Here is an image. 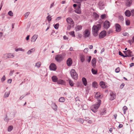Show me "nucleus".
I'll return each instance as SVG.
<instances>
[{
  "mask_svg": "<svg viewBox=\"0 0 134 134\" xmlns=\"http://www.w3.org/2000/svg\"><path fill=\"white\" fill-rule=\"evenodd\" d=\"M110 23L108 21H105L103 27L105 29H107L109 27Z\"/></svg>",
  "mask_w": 134,
  "mask_h": 134,
  "instance_id": "5",
  "label": "nucleus"
},
{
  "mask_svg": "<svg viewBox=\"0 0 134 134\" xmlns=\"http://www.w3.org/2000/svg\"><path fill=\"white\" fill-rule=\"evenodd\" d=\"M15 51L16 52H18L19 51H24V50L22 48H18L15 49Z\"/></svg>",
  "mask_w": 134,
  "mask_h": 134,
  "instance_id": "38",
  "label": "nucleus"
},
{
  "mask_svg": "<svg viewBox=\"0 0 134 134\" xmlns=\"http://www.w3.org/2000/svg\"><path fill=\"white\" fill-rule=\"evenodd\" d=\"M63 58V57L62 54H58L55 57V60L58 62H60Z\"/></svg>",
  "mask_w": 134,
  "mask_h": 134,
  "instance_id": "4",
  "label": "nucleus"
},
{
  "mask_svg": "<svg viewBox=\"0 0 134 134\" xmlns=\"http://www.w3.org/2000/svg\"><path fill=\"white\" fill-rule=\"evenodd\" d=\"M12 81V79H10L8 80L7 82L8 83H11Z\"/></svg>",
  "mask_w": 134,
  "mask_h": 134,
  "instance_id": "61",
  "label": "nucleus"
},
{
  "mask_svg": "<svg viewBox=\"0 0 134 134\" xmlns=\"http://www.w3.org/2000/svg\"><path fill=\"white\" fill-rule=\"evenodd\" d=\"M90 33L89 30L86 29L85 30L84 32L83 37L86 38L88 37L90 35Z\"/></svg>",
  "mask_w": 134,
  "mask_h": 134,
  "instance_id": "6",
  "label": "nucleus"
},
{
  "mask_svg": "<svg viewBox=\"0 0 134 134\" xmlns=\"http://www.w3.org/2000/svg\"><path fill=\"white\" fill-rule=\"evenodd\" d=\"M6 117L4 119V120L5 121H7L9 119L7 118V115H6Z\"/></svg>",
  "mask_w": 134,
  "mask_h": 134,
  "instance_id": "56",
  "label": "nucleus"
},
{
  "mask_svg": "<svg viewBox=\"0 0 134 134\" xmlns=\"http://www.w3.org/2000/svg\"><path fill=\"white\" fill-rule=\"evenodd\" d=\"M116 31L117 32H119L121 30V28L120 25L118 24H116L115 25Z\"/></svg>",
  "mask_w": 134,
  "mask_h": 134,
  "instance_id": "10",
  "label": "nucleus"
},
{
  "mask_svg": "<svg viewBox=\"0 0 134 134\" xmlns=\"http://www.w3.org/2000/svg\"><path fill=\"white\" fill-rule=\"evenodd\" d=\"M120 71V68L119 67H118L115 70V72L116 73H118Z\"/></svg>",
  "mask_w": 134,
  "mask_h": 134,
  "instance_id": "49",
  "label": "nucleus"
},
{
  "mask_svg": "<svg viewBox=\"0 0 134 134\" xmlns=\"http://www.w3.org/2000/svg\"><path fill=\"white\" fill-rule=\"evenodd\" d=\"M13 127L12 125L10 126L8 128V131L9 132H10L13 129Z\"/></svg>",
  "mask_w": 134,
  "mask_h": 134,
  "instance_id": "34",
  "label": "nucleus"
},
{
  "mask_svg": "<svg viewBox=\"0 0 134 134\" xmlns=\"http://www.w3.org/2000/svg\"><path fill=\"white\" fill-rule=\"evenodd\" d=\"M132 16H134V10H132L131 11Z\"/></svg>",
  "mask_w": 134,
  "mask_h": 134,
  "instance_id": "57",
  "label": "nucleus"
},
{
  "mask_svg": "<svg viewBox=\"0 0 134 134\" xmlns=\"http://www.w3.org/2000/svg\"><path fill=\"white\" fill-rule=\"evenodd\" d=\"M125 3L126 6L129 7L132 3V1L131 0H126Z\"/></svg>",
  "mask_w": 134,
  "mask_h": 134,
  "instance_id": "13",
  "label": "nucleus"
},
{
  "mask_svg": "<svg viewBox=\"0 0 134 134\" xmlns=\"http://www.w3.org/2000/svg\"><path fill=\"white\" fill-rule=\"evenodd\" d=\"M7 54H5L3 55V58L5 59H7V56L6 55Z\"/></svg>",
  "mask_w": 134,
  "mask_h": 134,
  "instance_id": "54",
  "label": "nucleus"
},
{
  "mask_svg": "<svg viewBox=\"0 0 134 134\" xmlns=\"http://www.w3.org/2000/svg\"><path fill=\"white\" fill-rule=\"evenodd\" d=\"M30 93H29L28 94H29ZM28 94V93H27V94H26V95L24 96V95H23V96H21L20 98H19V99L20 100H21L22 99H23L25 96H26V95H27Z\"/></svg>",
  "mask_w": 134,
  "mask_h": 134,
  "instance_id": "50",
  "label": "nucleus"
},
{
  "mask_svg": "<svg viewBox=\"0 0 134 134\" xmlns=\"http://www.w3.org/2000/svg\"><path fill=\"white\" fill-rule=\"evenodd\" d=\"M92 85L95 88H97L98 86L97 83L95 81L93 82Z\"/></svg>",
  "mask_w": 134,
  "mask_h": 134,
  "instance_id": "31",
  "label": "nucleus"
},
{
  "mask_svg": "<svg viewBox=\"0 0 134 134\" xmlns=\"http://www.w3.org/2000/svg\"><path fill=\"white\" fill-rule=\"evenodd\" d=\"M101 27V25L98 24L97 25H94L92 29V32L93 35L95 36H97L98 34V31Z\"/></svg>",
  "mask_w": 134,
  "mask_h": 134,
  "instance_id": "1",
  "label": "nucleus"
},
{
  "mask_svg": "<svg viewBox=\"0 0 134 134\" xmlns=\"http://www.w3.org/2000/svg\"><path fill=\"white\" fill-rule=\"evenodd\" d=\"M119 55H120L123 57L124 56V55L120 51H119Z\"/></svg>",
  "mask_w": 134,
  "mask_h": 134,
  "instance_id": "53",
  "label": "nucleus"
},
{
  "mask_svg": "<svg viewBox=\"0 0 134 134\" xmlns=\"http://www.w3.org/2000/svg\"><path fill=\"white\" fill-rule=\"evenodd\" d=\"M71 35L72 37H75V35L74 34V31H72L70 32L69 33Z\"/></svg>",
  "mask_w": 134,
  "mask_h": 134,
  "instance_id": "42",
  "label": "nucleus"
},
{
  "mask_svg": "<svg viewBox=\"0 0 134 134\" xmlns=\"http://www.w3.org/2000/svg\"><path fill=\"white\" fill-rule=\"evenodd\" d=\"M71 28V26L70 25H68L67 27V29L68 30H70Z\"/></svg>",
  "mask_w": 134,
  "mask_h": 134,
  "instance_id": "59",
  "label": "nucleus"
},
{
  "mask_svg": "<svg viewBox=\"0 0 134 134\" xmlns=\"http://www.w3.org/2000/svg\"><path fill=\"white\" fill-rule=\"evenodd\" d=\"M47 18L48 21H49L51 20L52 18L51 16L50 15H48L47 17Z\"/></svg>",
  "mask_w": 134,
  "mask_h": 134,
  "instance_id": "41",
  "label": "nucleus"
},
{
  "mask_svg": "<svg viewBox=\"0 0 134 134\" xmlns=\"http://www.w3.org/2000/svg\"><path fill=\"white\" fill-rule=\"evenodd\" d=\"M8 14L10 16H13V13L11 11H10L8 12Z\"/></svg>",
  "mask_w": 134,
  "mask_h": 134,
  "instance_id": "46",
  "label": "nucleus"
},
{
  "mask_svg": "<svg viewBox=\"0 0 134 134\" xmlns=\"http://www.w3.org/2000/svg\"><path fill=\"white\" fill-rule=\"evenodd\" d=\"M106 17V15L105 14H103L101 16V18L102 19H104Z\"/></svg>",
  "mask_w": 134,
  "mask_h": 134,
  "instance_id": "48",
  "label": "nucleus"
},
{
  "mask_svg": "<svg viewBox=\"0 0 134 134\" xmlns=\"http://www.w3.org/2000/svg\"><path fill=\"white\" fill-rule=\"evenodd\" d=\"M88 50V48H85L83 51V52L85 53H87V52Z\"/></svg>",
  "mask_w": 134,
  "mask_h": 134,
  "instance_id": "51",
  "label": "nucleus"
},
{
  "mask_svg": "<svg viewBox=\"0 0 134 134\" xmlns=\"http://www.w3.org/2000/svg\"><path fill=\"white\" fill-rule=\"evenodd\" d=\"M91 71L92 73L94 74H97V71L93 69H91Z\"/></svg>",
  "mask_w": 134,
  "mask_h": 134,
  "instance_id": "39",
  "label": "nucleus"
},
{
  "mask_svg": "<svg viewBox=\"0 0 134 134\" xmlns=\"http://www.w3.org/2000/svg\"><path fill=\"white\" fill-rule=\"evenodd\" d=\"M74 3H80L82 1H85L86 0H73Z\"/></svg>",
  "mask_w": 134,
  "mask_h": 134,
  "instance_id": "33",
  "label": "nucleus"
},
{
  "mask_svg": "<svg viewBox=\"0 0 134 134\" xmlns=\"http://www.w3.org/2000/svg\"><path fill=\"white\" fill-rule=\"evenodd\" d=\"M10 93V91H9L8 92H6L4 95V98H7L8 97Z\"/></svg>",
  "mask_w": 134,
  "mask_h": 134,
  "instance_id": "27",
  "label": "nucleus"
},
{
  "mask_svg": "<svg viewBox=\"0 0 134 134\" xmlns=\"http://www.w3.org/2000/svg\"><path fill=\"white\" fill-rule=\"evenodd\" d=\"M14 72V70H13L12 71H11L10 72V73L9 74V75L10 76H12L13 74V73Z\"/></svg>",
  "mask_w": 134,
  "mask_h": 134,
  "instance_id": "55",
  "label": "nucleus"
},
{
  "mask_svg": "<svg viewBox=\"0 0 134 134\" xmlns=\"http://www.w3.org/2000/svg\"><path fill=\"white\" fill-rule=\"evenodd\" d=\"M98 5L99 6V8L100 9H104L105 6L104 5L101 1L99 3Z\"/></svg>",
  "mask_w": 134,
  "mask_h": 134,
  "instance_id": "16",
  "label": "nucleus"
},
{
  "mask_svg": "<svg viewBox=\"0 0 134 134\" xmlns=\"http://www.w3.org/2000/svg\"><path fill=\"white\" fill-rule=\"evenodd\" d=\"M6 79L5 75H4L1 79V81L2 82H3Z\"/></svg>",
  "mask_w": 134,
  "mask_h": 134,
  "instance_id": "44",
  "label": "nucleus"
},
{
  "mask_svg": "<svg viewBox=\"0 0 134 134\" xmlns=\"http://www.w3.org/2000/svg\"><path fill=\"white\" fill-rule=\"evenodd\" d=\"M125 15L127 17H129L131 15V12L129 10H126L125 12Z\"/></svg>",
  "mask_w": 134,
  "mask_h": 134,
  "instance_id": "21",
  "label": "nucleus"
},
{
  "mask_svg": "<svg viewBox=\"0 0 134 134\" xmlns=\"http://www.w3.org/2000/svg\"><path fill=\"white\" fill-rule=\"evenodd\" d=\"M110 100H112L115 98L116 96V94L114 93L113 92H111L110 93Z\"/></svg>",
  "mask_w": 134,
  "mask_h": 134,
  "instance_id": "11",
  "label": "nucleus"
},
{
  "mask_svg": "<svg viewBox=\"0 0 134 134\" xmlns=\"http://www.w3.org/2000/svg\"><path fill=\"white\" fill-rule=\"evenodd\" d=\"M122 34H123V35L124 36H127L129 35L128 33H127V32L123 33Z\"/></svg>",
  "mask_w": 134,
  "mask_h": 134,
  "instance_id": "58",
  "label": "nucleus"
},
{
  "mask_svg": "<svg viewBox=\"0 0 134 134\" xmlns=\"http://www.w3.org/2000/svg\"><path fill=\"white\" fill-rule=\"evenodd\" d=\"M73 10V9L72 8H70L69 9V12L70 13H71L72 11Z\"/></svg>",
  "mask_w": 134,
  "mask_h": 134,
  "instance_id": "62",
  "label": "nucleus"
},
{
  "mask_svg": "<svg viewBox=\"0 0 134 134\" xmlns=\"http://www.w3.org/2000/svg\"><path fill=\"white\" fill-rule=\"evenodd\" d=\"M82 80L83 83L85 86H86L87 85V81L86 79L84 77L82 78Z\"/></svg>",
  "mask_w": 134,
  "mask_h": 134,
  "instance_id": "23",
  "label": "nucleus"
},
{
  "mask_svg": "<svg viewBox=\"0 0 134 134\" xmlns=\"http://www.w3.org/2000/svg\"><path fill=\"white\" fill-rule=\"evenodd\" d=\"M119 18L120 19L121 21H123L124 20V18L122 16H119Z\"/></svg>",
  "mask_w": 134,
  "mask_h": 134,
  "instance_id": "52",
  "label": "nucleus"
},
{
  "mask_svg": "<svg viewBox=\"0 0 134 134\" xmlns=\"http://www.w3.org/2000/svg\"><path fill=\"white\" fill-rule=\"evenodd\" d=\"M50 69L51 70L54 71L56 69V66L54 63H52L49 66Z\"/></svg>",
  "mask_w": 134,
  "mask_h": 134,
  "instance_id": "9",
  "label": "nucleus"
},
{
  "mask_svg": "<svg viewBox=\"0 0 134 134\" xmlns=\"http://www.w3.org/2000/svg\"><path fill=\"white\" fill-rule=\"evenodd\" d=\"M82 27V26L81 25H77L75 28L76 31H77L81 30Z\"/></svg>",
  "mask_w": 134,
  "mask_h": 134,
  "instance_id": "24",
  "label": "nucleus"
},
{
  "mask_svg": "<svg viewBox=\"0 0 134 134\" xmlns=\"http://www.w3.org/2000/svg\"><path fill=\"white\" fill-rule=\"evenodd\" d=\"M70 75L71 77L74 79L76 80L78 78V75L76 72L75 70L73 69H72L70 72Z\"/></svg>",
  "mask_w": 134,
  "mask_h": 134,
  "instance_id": "3",
  "label": "nucleus"
},
{
  "mask_svg": "<svg viewBox=\"0 0 134 134\" xmlns=\"http://www.w3.org/2000/svg\"><path fill=\"white\" fill-rule=\"evenodd\" d=\"M132 43H133L134 42V36H133L132 40H131Z\"/></svg>",
  "mask_w": 134,
  "mask_h": 134,
  "instance_id": "64",
  "label": "nucleus"
},
{
  "mask_svg": "<svg viewBox=\"0 0 134 134\" xmlns=\"http://www.w3.org/2000/svg\"><path fill=\"white\" fill-rule=\"evenodd\" d=\"M106 32L104 31H102L99 35V38H102L104 37L106 35Z\"/></svg>",
  "mask_w": 134,
  "mask_h": 134,
  "instance_id": "8",
  "label": "nucleus"
},
{
  "mask_svg": "<svg viewBox=\"0 0 134 134\" xmlns=\"http://www.w3.org/2000/svg\"><path fill=\"white\" fill-rule=\"evenodd\" d=\"M93 17L96 19H97L99 17V15L96 13L94 12L93 14Z\"/></svg>",
  "mask_w": 134,
  "mask_h": 134,
  "instance_id": "28",
  "label": "nucleus"
},
{
  "mask_svg": "<svg viewBox=\"0 0 134 134\" xmlns=\"http://www.w3.org/2000/svg\"><path fill=\"white\" fill-rule=\"evenodd\" d=\"M126 24V25L129 26L130 25V22L129 20H127L125 21Z\"/></svg>",
  "mask_w": 134,
  "mask_h": 134,
  "instance_id": "40",
  "label": "nucleus"
},
{
  "mask_svg": "<svg viewBox=\"0 0 134 134\" xmlns=\"http://www.w3.org/2000/svg\"><path fill=\"white\" fill-rule=\"evenodd\" d=\"M66 21L67 22L70 24V25H72V26H74V21L71 18L69 17L66 19Z\"/></svg>",
  "mask_w": 134,
  "mask_h": 134,
  "instance_id": "7",
  "label": "nucleus"
},
{
  "mask_svg": "<svg viewBox=\"0 0 134 134\" xmlns=\"http://www.w3.org/2000/svg\"><path fill=\"white\" fill-rule=\"evenodd\" d=\"M81 4L79 5L77 9L74 10L75 12L78 14H80L81 13V11L80 9Z\"/></svg>",
  "mask_w": 134,
  "mask_h": 134,
  "instance_id": "12",
  "label": "nucleus"
},
{
  "mask_svg": "<svg viewBox=\"0 0 134 134\" xmlns=\"http://www.w3.org/2000/svg\"><path fill=\"white\" fill-rule=\"evenodd\" d=\"M72 63V60L70 58H69L67 60V64L68 66H70Z\"/></svg>",
  "mask_w": 134,
  "mask_h": 134,
  "instance_id": "17",
  "label": "nucleus"
},
{
  "mask_svg": "<svg viewBox=\"0 0 134 134\" xmlns=\"http://www.w3.org/2000/svg\"><path fill=\"white\" fill-rule=\"evenodd\" d=\"M59 26V24L57 23L54 25V27L55 29H58V28Z\"/></svg>",
  "mask_w": 134,
  "mask_h": 134,
  "instance_id": "43",
  "label": "nucleus"
},
{
  "mask_svg": "<svg viewBox=\"0 0 134 134\" xmlns=\"http://www.w3.org/2000/svg\"><path fill=\"white\" fill-rule=\"evenodd\" d=\"M52 81L54 82H56L58 81V78L55 76H53L52 77Z\"/></svg>",
  "mask_w": 134,
  "mask_h": 134,
  "instance_id": "26",
  "label": "nucleus"
},
{
  "mask_svg": "<svg viewBox=\"0 0 134 134\" xmlns=\"http://www.w3.org/2000/svg\"><path fill=\"white\" fill-rule=\"evenodd\" d=\"M51 107L52 109L55 111H57V106L54 103H53L51 104Z\"/></svg>",
  "mask_w": 134,
  "mask_h": 134,
  "instance_id": "14",
  "label": "nucleus"
},
{
  "mask_svg": "<svg viewBox=\"0 0 134 134\" xmlns=\"http://www.w3.org/2000/svg\"><path fill=\"white\" fill-rule=\"evenodd\" d=\"M80 59L81 61L83 63L85 60V57L83 55H81L80 56Z\"/></svg>",
  "mask_w": 134,
  "mask_h": 134,
  "instance_id": "22",
  "label": "nucleus"
},
{
  "mask_svg": "<svg viewBox=\"0 0 134 134\" xmlns=\"http://www.w3.org/2000/svg\"><path fill=\"white\" fill-rule=\"evenodd\" d=\"M96 59L95 58H94L92 60V65L94 67L96 66Z\"/></svg>",
  "mask_w": 134,
  "mask_h": 134,
  "instance_id": "20",
  "label": "nucleus"
},
{
  "mask_svg": "<svg viewBox=\"0 0 134 134\" xmlns=\"http://www.w3.org/2000/svg\"><path fill=\"white\" fill-rule=\"evenodd\" d=\"M65 100V99L63 97H60L59 99V102H64Z\"/></svg>",
  "mask_w": 134,
  "mask_h": 134,
  "instance_id": "32",
  "label": "nucleus"
},
{
  "mask_svg": "<svg viewBox=\"0 0 134 134\" xmlns=\"http://www.w3.org/2000/svg\"><path fill=\"white\" fill-rule=\"evenodd\" d=\"M35 50V49L34 48H32L30 50H29L28 52H27V54H30L34 52Z\"/></svg>",
  "mask_w": 134,
  "mask_h": 134,
  "instance_id": "25",
  "label": "nucleus"
},
{
  "mask_svg": "<svg viewBox=\"0 0 134 134\" xmlns=\"http://www.w3.org/2000/svg\"><path fill=\"white\" fill-rule=\"evenodd\" d=\"M63 38L64 40H67L68 39V38L65 35L63 36Z\"/></svg>",
  "mask_w": 134,
  "mask_h": 134,
  "instance_id": "60",
  "label": "nucleus"
},
{
  "mask_svg": "<svg viewBox=\"0 0 134 134\" xmlns=\"http://www.w3.org/2000/svg\"><path fill=\"white\" fill-rule=\"evenodd\" d=\"M30 12H27L25 13V17H26V18H27V16L30 14Z\"/></svg>",
  "mask_w": 134,
  "mask_h": 134,
  "instance_id": "47",
  "label": "nucleus"
},
{
  "mask_svg": "<svg viewBox=\"0 0 134 134\" xmlns=\"http://www.w3.org/2000/svg\"><path fill=\"white\" fill-rule=\"evenodd\" d=\"M6 55L8 58H12L14 57V54L12 53H7Z\"/></svg>",
  "mask_w": 134,
  "mask_h": 134,
  "instance_id": "19",
  "label": "nucleus"
},
{
  "mask_svg": "<svg viewBox=\"0 0 134 134\" xmlns=\"http://www.w3.org/2000/svg\"><path fill=\"white\" fill-rule=\"evenodd\" d=\"M127 54L129 56V57H131L132 56H133V55H132V52L130 50H128L127 51Z\"/></svg>",
  "mask_w": 134,
  "mask_h": 134,
  "instance_id": "29",
  "label": "nucleus"
},
{
  "mask_svg": "<svg viewBox=\"0 0 134 134\" xmlns=\"http://www.w3.org/2000/svg\"><path fill=\"white\" fill-rule=\"evenodd\" d=\"M127 107L125 106H124L122 108L123 110L124 111V114H125L126 113V110H127Z\"/></svg>",
  "mask_w": 134,
  "mask_h": 134,
  "instance_id": "35",
  "label": "nucleus"
},
{
  "mask_svg": "<svg viewBox=\"0 0 134 134\" xmlns=\"http://www.w3.org/2000/svg\"><path fill=\"white\" fill-rule=\"evenodd\" d=\"M69 83L70 85L72 87L74 86V83L73 81L70 79H69L68 80Z\"/></svg>",
  "mask_w": 134,
  "mask_h": 134,
  "instance_id": "30",
  "label": "nucleus"
},
{
  "mask_svg": "<svg viewBox=\"0 0 134 134\" xmlns=\"http://www.w3.org/2000/svg\"><path fill=\"white\" fill-rule=\"evenodd\" d=\"M101 104V101L100 99L98 100L96 104L92 105L90 107L91 110L93 112L96 113L97 111V109Z\"/></svg>",
  "mask_w": 134,
  "mask_h": 134,
  "instance_id": "2",
  "label": "nucleus"
},
{
  "mask_svg": "<svg viewBox=\"0 0 134 134\" xmlns=\"http://www.w3.org/2000/svg\"><path fill=\"white\" fill-rule=\"evenodd\" d=\"M58 83L59 84H62L64 83V81L62 80H60L57 81Z\"/></svg>",
  "mask_w": 134,
  "mask_h": 134,
  "instance_id": "37",
  "label": "nucleus"
},
{
  "mask_svg": "<svg viewBox=\"0 0 134 134\" xmlns=\"http://www.w3.org/2000/svg\"><path fill=\"white\" fill-rule=\"evenodd\" d=\"M99 85L101 87L103 88H104L106 87L105 82L103 81H101L100 82Z\"/></svg>",
  "mask_w": 134,
  "mask_h": 134,
  "instance_id": "18",
  "label": "nucleus"
},
{
  "mask_svg": "<svg viewBox=\"0 0 134 134\" xmlns=\"http://www.w3.org/2000/svg\"><path fill=\"white\" fill-rule=\"evenodd\" d=\"M125 85V84L124 83H122L120 86V87H121V88L122 89L123 88V87Z\"/></svg>",
  "mask_w": 134,
  "mask_h": 134,
  "instance_id": "63",
  "label": "nucleus"
},
{
  "mask_svg": "<svg viewBox=\"0 0 134 134\" xmlns=\"http://www.w3.org/2000/svg\"><path fill=\"white\" fill-rule=\"evenodd\" d=\"M38 37V35H34L31 38V42H35Z\"/></svg>",
  "mask_w": 134,
  "mask_h": 134,
  "instance_id": "15",
  "label": "nucleus"
},
{
  "mask_svg": "<svg viewBox=\"0 0 134 134\" xmlns=\"http://www.w3.org/2000/svg\"><path fill=\"white\" fill-rule=\"evenodd\" d=\"M88 58L87 59V60L88 61V63H90L91 60V56H90L88 57Z\"/></svg>",
  "mask_w": 134,
  "mask_h": 134,
  "instance_id": "45",
  "label": "nucleus"
},
{
  "mask_svg": "<svg viewBox=\"0 0 134 134\" xmlns=\"http://www.w3.org/2000/svg\"><path fill=\"white\" fill-rule=\"evenodd\" d=\"M41 65V62H38L36 64L35 66L37 67V68H39L40 67Z\"/></svg>",
  "mask_w": 134,
  "mask_h": 134,
  "instance_id": "36",
  "label": "nucleus"
}]
</instances>
